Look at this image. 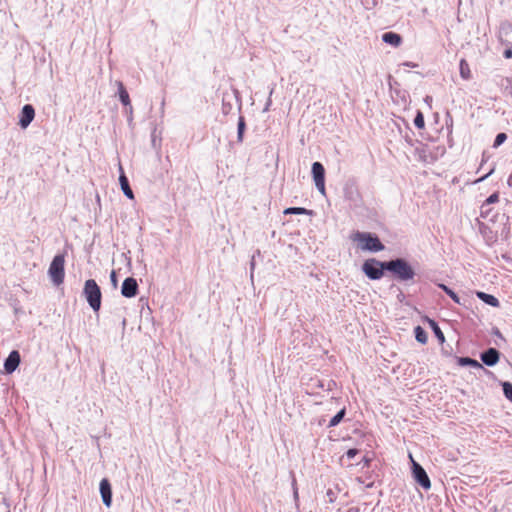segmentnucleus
Segmentation results:
<instances>
[{"label": "nucleus", "instance_id": "obj_1", "mask_svg": "<svg viewBox=\"0 0 512 512\" xmlns=\"http://www.w3.org/2000/svg\"><path fill=\"white\" fill-rule=\"evenodd\" d=\"M350 240L364 251L379 252L385 248L380 239L369 232L354 231L350 235Z\"/></svg>", "mask_w": 512, "mask_h": 512}, {"label": "nucleus", "instance_id": "obj_2", "mask_svg": "<svg viewBox=\"0 0 512 512\" xmlns=\"http://www.w3.org/2000/svg\"><path fill=\"white\" fill-rule=\"evenodd\" d=\"M386 270L394 273L400 281L412 280L415 276L413 267L404 259L388 261Z\"/></svg>", "mask_w": 512, "mask_h": 512}, {"label": "nucleus", "instance_id": "obj_3", "mask_svg": "<svg viewBox=\"0 0 512 512\" xmlns=\"http://www.w3.org/2000/svg\"><path fill=\"white\" fill-rule=\"evenodd\" d=\"M83 293L93 311L98 312L101 307L102 293L94 279H89L85 282Z\"/></svg>", "mask_w": 512, "mask_h": 512}, {"label": "nucleus", "instance_id": "obj_4", "mask_svg": "<svg viewBox=\"0 0 512 512\" xmlns=\"http://www.w3.org/2000/svg\"><path fill=\"white\" fill-rule=\"evenodd\" d=\"M64 265H65V257L63 254H59L53 258V260L49 266V270H48L49 276L51 277L53 283L56 285H60L64 281V277H65Z\"/></svg>", "mask_w": 512, "mask_h": 512}, {"label": "nucleus", "instance_id": "obj_5", "mask_svg": "<svg viewBox=\"0 0 512 512\" xmlns=\"http://www.w3.org/2000/svg\"><path fill=\"white\" fill-rule=\"evenodd\" d=\"M386 265L387 262H380L374 258H371L363 263L362 270L368 278L377 280L383 277L384 270H386Z\"/></svg>", "mask_w": 512, "mask_h": 512}, {"label": "nucleus", "instance_id": "obj_6", "mask_svg": "<svg viewBox=\"0 0 512 512\" xmlns=\"http://www.w3.org/2000/svg\"><path fill=\"white\" fill-rule=\"evenodd\" d=\"M312 174L315 185L318 191L322 194H326L325 189V169L320 162H314L312 165Z\"/></svg>", "mask_w": 512, "mask_h": 512}, {"label": "nucleus", "instance_id": "obj_7", "mask_svg": "<svg viewBox=\"0 0 512 512\" xmlns=\"http://www.w3.org/2000/svg\"><path fill=\"white\" fill-rule=\"evenodd\" d=\"M412 463H413V476L419 485H421L425 490H428L431 488V481L426 473V471L423 469V467L415 462L413 458L411 457Z\"/></svg>", "mask_w": 512, "mask_h": 512}, {"label": "nucleus", "instance_id": "obj_8", "mask_svg": "<svg viewBox=\"0 0 512 512\" xmlns=\"http://www.w3.org/2000/svg\"><path fill=\"white\" fill-rule=\"evenodd\" d=\"M35 117V109L31 104L23 106L20 113L19 125L22 129H26Z\"/></svg>", "mask_w": 512, "mask_h": 512}, {"label": "nucleus", "instance_id": "obj_9", "mask_svg": "<svg viewBox=\"0 0 512 512\" xmlns=\"http://www.w3.org/2000/svg\"><path fill=\"white\" fill-rule=\"evenodd\" d=\"M121 293L127 298L135 297L138 293V284L136 279L133 277L126 278L122 283Z\"/></svg>", "mask_w": 512, "mask_h": 512}, {"label": "nucleus", "instance_id": "obj_10", "mask_svg": "<svg viewBox=\"0 0 512 512\" xmlns=\"http://www.w3.org/2000/svg\"><path fill=\"white\" fill-rule=\"evenodd\" d=\"M100 493L103 503L110 507L112 503V489L108 479L104 478L100 482Z\"/></svg>", "mask_w": 512, "mask_h": 512}, {"label": "nucleus", "instance_id": "obj_11", "mask_svg": "<svg viewBox=\"0 0 512 512\" xmlns=\"http://www.w3.org/2000/svg\"><path fill=\"white\" fill-rule=\"evenodd\" d=\"M20 363V354L18 351H12L4 363V368L7 373H12L16 370Z\"/></svg>", "mask_w": 512, "mask_h": 512}, {"label": "nucleus", "instance_id": "obj_12", "mask_svg": "<svg viewBox=\"0 0 512 512\" xmlns=\"http://www.w3.org/2000/svg\"><path fill=\"white\" fill-rule=\"evenodd\" d=\"M481 360L488 366H494L499 360V352L495 348H489L481 354Z\"/></svg>", "mask_w": 512, "mask_h": 512}, {"label": "nucleus", "instance_id": "obj_13", "mask_svg": "<svg viewBox=\"0 0 512 512\" xmlns=\"http://www.w3.org/2000/svg\"><path fill=\"white\" fill-rule=\"evenodd\" d=\"M382 40L393 47H399L402 43V37L395 32L384 33L382 35Z\"/></svg>", "mask_w": 512, "mask_h": 512}, {"label": "nucleus", "instance_id": "obj_14", "mask_svg": "<svg viewBox=\"0 0 512 512\" xmlns=\"http://www.w3.org/2000/svg\"><path fill=\"white\" fill-rule=\"evenodd\" d=\"M459 72L463 80H470L472 78V72L469 63L466 59H461L459 62Z\"/></svg>", "mask_w": 512, "mask_h": 512}, {"label": "nucleus", "instance_id": "obj_15", "mask_svg": "<svg viewBox=\"0 0 512 512\" xmlns=\"http://www.w3.org/2000/svg\"><path fill=\"white\" fill-rule=\"evenodd\" d=\"M117 86H118V93H119L120 101L122 102V104L124 106H129L130 105V97H129V94H128L126 88L124 87L123 83L120 81L117 82Z\"/></svg>", "mask_w": 512, "mask_h": 512}, {"label": "nucleus", "instance_id": "obj_16", "mask_svg": "<svg viewBox=\"0 0 512 512\" xmlns=\"http://www.w3.org/2000/svg\"><path fill=\"white\" fill-rule=\"evenodd\" d=\"M119 181H120V185H121V188H122L124 194L128 198L133 199L134 198V194H133L132 189L129 186V182H128L127 177L124 174H121L120 177H119Z\"/></svg>", "mask_w": 512, "mask_h": 512}, {"label": "nucleus", "instance_id": "obj_17", "mask_svg": "<svg viewBox=\"0 0 512 512\" xmlns=\"http://www.w3.org/2000/svg\"><path fill=\"white\" fill-rule=\"evenodd\" d=\"M477 296L479 299H481L482 301H484L485 303H487L493 307L499 306L498 299L493 295H490V294H487L484 292H477Z\"/></svg>", "mask_w": 512, "mask_h": 512}, {"label": "nucleus", "instance_id": "obj_18", "mask_svg": "<svg viewBox=\"0 0 512 512\" xmlns=\"http://www.w3.org/2000/svg\"><path fill=\"white\" fill-rule=\"evenodd\" d=\"M429 325L432 328L433 332L435 333V336L438 338L440 343H444L445 336L441 329L439 328L438 324L434 320H429Z\"/></svg>", "mask_w": 512, "mask_h": 512}, {"label": "nucleus", "instance_id": "obj_19", "mask_svg": "<svg viewBox=\"0 0 512 512\" xmlns=\"http://www.w3.org/2000/svg\"><path fill=\"white\" fill-rule=\"evenodd\" d=\"M415 337L416 340L422 344H425L427 342V333L421 326H417L415 328Z\"/></svg>", "mask_w": 512, "mask_h": 512}, {"label": "nucleus", "instance_id": "obj_20", "mask_svg": "<svg viewBox=\"0 0 512 512\" xmlns=\"http://www.w3.org/2000/svg\"><path fill=\"white\" fill-rule=\"evenodd\" d=\"M345 415V409L340 410L329 422V427H334L340 423Z\"/></svg>", "mask_w": 512, "mask_h": 512}, {"label": "nucleus", "instance_id": "obj_21", "mask_svg": "<svg viewBox=\"0 0 512 512\" xmlns=\"http://www.w3.org/2000/svg\"><path fill=\"white\" fill-rule=\"evenodd\" d=\"M439 287L446 292L447 295H449L451 297V299L457 303V304H460V299L459 297L457 296V294L452 291L450 288H448L446 285L444 284H439Z\"/></svg>", "mask_w": 512, "mask_h": 512}, {"label": "nucleus", "instance_id": "obj_22", "mask_svg": "<svg viewBox=\"0 0 512 512\" xmlns=\"http://www.w3.org/2000/svg\"><path fill=\"white\" fill-rule=\"evenodd\" d=\"M245 126H246L245 119L243 116H240L239 121H238V136H237L239 142H242V140H243Z\"/></svg>", "mask_w": 512, "mask_h": 512}, {"label": "nucleus", "instance_id": "obj_23", "mask_svg": "<svg viewBox=\"0 0 512 512\" xmlns=\"http://www.w3.org/2000/svg\"><path fill=\"white\" fill-rule=\"evenodd\" d=\"M310 212L302 207H290L284 210V214H309Z\"/></svg>", "mask_w": 512, "mask_h": 512}, {"label": "nucleus", "instance_id": "obj_24", "mask_svg": "<svg viewBox=\"0 0 512 512\" xmlns=\"http://www.w3.org/2000/svg\"><path fill=\"white\" fill-rule=\"evenodd\" d=\"M459 362L462 365H470V366L477 367V368L482 367L478 361L468 358V357L460 358Z\"/></svg>", "mask_w": 512, "mask_h": 512}, {"label": "nucleus", "instance_id": "obj_25", "mask_svg": "<svg viewBox=\"0 0 512 512\" xmlns=\"http://www.w3.org/2000/svg\"><path fill=\"white\" fill-rule=\"evenodd\" d=\"M414 125L418 128V129H423L424 126H425V120H424V116L422 114V112H418L415 119H414Z\"/></svg>", "mask_w": 512, "mask_h": 512}, {"label": "nucleus", "instance_id": "obj_26", "mask_svg": "<svg viewBox=\"0 0 512 512\" xmlns=\"http://www.w3.org/2000/svg\"><path fill=\"white\" fill-rule=\"evenodd\" d=\"M507 139V135L505 133H499L496 138H495V141H494V144H493V147L494 148H497L499 147L501 144H503Z\"/></svg>", "mask_w": 512, "mask_h": 512}, {"label": "nucleus", "instance_id": "obj_27", "mask_svg": "<svg viewBox=\"0 0 512 512\" xmlns=\"http://www.w3.org/2000/svg\"><path fill=\"white\" fill-rule=\"evenodd\" d=\"M503 392L505 396L512 401V384L509 382L503 383Z\"/></svg>", "mask_w": 512, "mask_h": 512}, {"label": "nucleus", "instance_id": "obj_28", "mask_svg": "<svg viewBox=\"0 0 512 512\" xmlns=\"http://www.w3.org/2000/svg\"><path fill=\"white\" fill-rule=\"evenodd\" d=\"M498 201H499V194H498V192H495V193L491 194V195L486 199V201H485V202H486V204H488V205H489V204H494V203H496V202H498Z\"/></svg>", "mask_w": 512, "mask_h": 512}, {"label": "nucleus", "instance_id": "obj_29", "mask_svg": "<svg viewBox=\"0 0 512 512\" xmlns=\"http://www.w3.org/2000/svg\"><path fill=\"white\" fill-rule=\"evenodd\" d=\"M358 450L357 449H349L347 452H346V456L348 458H354L357 454H358Z\"/></svg>", "mask_w": 512, "mask_h": 512}, {"label": "nucleus", "instance_id": "obj_30", "mask_svg": "<svg viewBox=\"0 0 512 512\" xmlns=\"http://www.w3.org/2000/svg\"><path fill=\"white\" fill-rule=\"evenodd\" d=\"M503 55H504V57H505L506 59H510V58H512V49H511V48L506 49V50L504 51Z\"/></svg>", "mask_w": 512, "mask_h": 512}, {"label": "nucleus", "instance_id": "obj_31", "mask_svg": "<svg viewBox=\"0 0 512 512\" xmlns=\"http://www.w3.org/2000/svg\"><path fill=\"white\" fill-rule=\"evenodd\" d=\"M491 173H492V170H491L488 174H486V175H484L483 177L479 178V179L477 180V182L484 180V179H485L486 177H488Z\"/></svg>", "mask_w": 512, "mask_h": 512}, {"label": "nucleus", "instance_id": "obj_32", "mask_svg": "<svg viewBox=\"0 0 512 512\" xmlns=\"http://www.w3.org/2000/svg\"><path fill=\"white\" fill-rule=\"evenodd\" d=\"M507 81L511 84V86H510V94L512 96V80L511 79H507Z\"/></svg>", "mask_w": 512, "mask_h": 512}, {"label": "nucleus", "instance_id": "obj_33", "mask_svg": "<svg viewBox=\"0 0 512 512\" xmlns=\"http://www.w3.org/2000/svg\"><path fill=\"white\" fill-rule=\"evenodd\" d=\"M111 278H112L113 281H115V271H112Z\"/></svg>", "mask_w": 512, "mask_h": 512}, {"label": "nucleus", "instance_id": "obj_34", "mask_svg": "<svg viewBox=\"0 0 512 512\" xmlns=\"http://www.w3.org/2000/svg\"><path fill=\"white\" fill-rule=\"evenodd\" d=\"M364 462H365L366 464H368V463H369V460H368V459H364Z\"/></svg>", "mask_w": 512, "mask_h": 512}]
</instances>
